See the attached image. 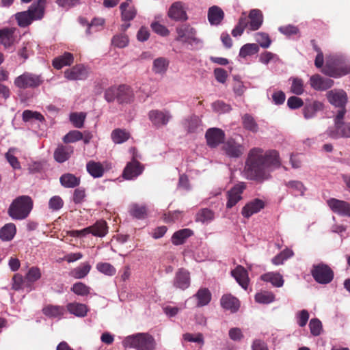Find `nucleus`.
Returning a JSON list of instances; mask_svg holds the SVG:
<instances>
[{"label": "nucleus", "mask_w": 350, "mask_h": 350, "mask_svg": "<svg viewBox=\"0 0 350 350\" xmlns=\"http://www.w3.org/2000/svg\"><path fill=\"white\" fill-rule=\"evenodd\" d=\"M281 166L278 151L254 148L250 150L245 161L243 176L250 180L262 183L270 176V172Z\"/></svg>", "instance_id": "f257e3e1"}, {"label": "nucleus", "mask_w": 350, "mask_h": 350, "mask_svg": "<svg viewBox=\"0 0 350 350\" xmlns=\"http://www.w3.org/2000/svg\"><path fill=\"white\" fill-rule=\"evenodd\" d=\"M122 345L136 350H155L156 342L148 333H137L126 336L122 341Z\"/></svg>", "instance_id": "f03ea898"}, {"label": "nucleus", "mask_w": 350, "mask_h": 350, "mask_svg": "<svg viewBox=\"0 0 350 350\" xmlns=\"http://www.w3.org/2000/svg\"><path fill=\"white\" fill-rule=\"evenodd\" d=\"M32 208L31 198L28 196H21L13 200L8 213L13 219L22 220L27 217Z\"/></svg>", "instance_id": "7ed1b4c3"}, {"label": "nucleus", "mask_w": 350, "mask_h": 350, "mask_svg": "<svg viewBox=\"0 0 350 350\" xmlns=\"http://www.w3.org/2000/svg\"><path fill=\"white\" fill-rule=\"evenodd\" d=\"M44 0H38V2L31 5L28 10L18 12L16 14V19L21 27L28 26L33 20L42 18L44 15Z\"/></svg>", "instance_id": "20e7f679"}, {"label": "nucleus", "mask_w": 350, "mask_h": 350, "mask_svg": "<svg viewBox=\"0 0 350 350\" xmlns=\"http://www.w3.org/2000/svg\"><path fill=\"white\" fill-rule=\"evenodd\" d=\"M322 72L332 77L337 78L344 76L350 72V67L345 65L342 59L336 55L326 57V63Z\"/></svg>", "instance_id": "39448f33"}, {"label": "nucleus", "mask_w": 350, "mask_h": 350, "mask_svg": "<svg viewBox=\"0 0 350 350\" xmlns=\"http://www.w3.org/2000/svg\"><path fill=\"white\" fill-rule=\"evenodd\" d=\"M44 82L42 75L25 72L17 77L14 81V85L20 89L36 88Z\"/></svg>", "instance_id": "423d86ee"}, {"label": "nucleus", "mask_w": 350, "mask_h": 350, "mask_svg": "<svg viewBox=\"0 0 350 350\" xmlns=\"http://www.w3.org/2000/svg\"><path fill=\"white\" fill-rule=\"evenodd\" d=\"M177 40L190 44L192 47L202 46V40L196 37V30L188 25H183L176 29Z\"/></svg>", "instance_id": "0eeeda50"}, {"label": "nucleus", "mask_w": 350, "mask_h": 350, "mask_svg": "<svg viewBox=\"0 0 350 350\" xmlns=\"http://www.w3.org/2000/svg\"><path fill=\"white\" fill-rule=\"evenodd\" d=\"M311 272L314 279L319 284H328L334 278V272L330 267L322 263L314 265Z\"/></svg>", "instance_id": "6e6552de"}, {"label": "nucleus", "mask_w": 350, "mask_h": 350, "mask_svg": "<svg viewBox=\"0 0 350 350\" xmlns=\"http://www.w3.org/2000/svg\"><path fill=\"white\" fill-rule=\"evenodd\" d=\"M148 118L152 124L159 128L167 125L172 116L170 111L165 109H153L149 111Z\"/></svg>", "instance_id": "1a4fd4ad"}, {"label": "nucleus", "mask_w": 350, "mask_h": 350, "mask_svg": "<svg viewBox=\"0 0 350 350\" xmlns=\"http://www.w3.org/2000/svg\"><path fill=\"white\" fill-rule=\"evenodd\" d=\"M327 203L334 213L341 216L350 217V204L349 202L336 198H330L327 201Z\"/></svg>", "instance_id": "9d476101"}, {"label": "nucleus", "mask_w": 350, "mask_h": 350, "mask_svg": "<svg viewBox=\"0 0 350 350\" xmlns=\"http://www.w3.org/2000/svg\"><path fill=\"white\" fill-rule=\"evenodd\" d=\"M246 185L244 183L241 182L234 186L230 191H228L227 198L228 201L226 206L228 208L234 206L239 201L242 199V193L245 190Z\"/></svg>", "instance_id": "9b49d317"}, {"label": "nucleus", "mask_w": 350, "mask_h": 350, "mask_svg": "<svg viewBox=\"0 0 350 350\" xmlns=\"http://www.w3.org/2000/svg\"><path fill=\"white\" fill-rule=\"evenodd\" d=\"M328 101L336 107H345L347 102V95L342 90H332L327 92L326 94Z\"/></svg>", "instance_id": "f8f14e48"}, {"label": "nucleus", "mask_w": 350, "mask_h": 350, "mask_svg": "<svg viewBox=\"0 0 350 350\" xmlns=\"http://www.w3.org/2000/svg\"><path fill=\"white\" fill-rule=\"evenodd\" d=\"M205 137L207 144L210 147L215 148L224 141L225 134L220 129L211 128L207 130Z\"/></svg>", "instance_id": "ddd939ff"}, {"label": "nucleus", "mask_w": 350, "mask_h": 350, "mask_svg": "<svg viewBox=\"0 0 350 350\" xmlns=\"http://www.w3.org/2000/svg\"><path fill=\"white\" fill-rule=\"evenodd\" d=\"M326 133L332 139L350 138V122H344L335 128H329Z\"/></svg>", "instance_id": "4468645a"}, {"label": "nucleus", "mask_w": 350, "mask_h": 350, "mask_svg": "<svg viewBox=\"0 0 350 350\" xmlns=\"http://www.w3.org/2000/svg\"><path fill=\"white\" fill-rule=\"evenodd\" d=\"M88 72L82 65H77L64 72V77L70 81L83 80L88 77Z\"/></svg>", "instance_id": "2eb2a0df"}, {"label": "nucleus", "mask_w": 350, "mask_h": 350, "mask_svg": "<svg viewBox=\"0 0 350 350\" xmlns=\"http://www.w3.org/2000/svg\"><path fill=\"white\" fill-rule=\"evenodd\" d=\"M265 206V202L263 200L256 198L251 202L246 204L241 211V213L245 217H250L252 215L257 213Z\"/></svg>", "instance_id": "dca6fc26"}, {"label": "nucleus", "mask_w": 350, "mask_h": 350, "mask_svg": "<svg viewBox=\"0 0 350 350\" xmlns=\"http://www.w3.org/2000/svg\"><path fill=\"white\" fill-rule=\"evenodd\" d=\"M310 84L316 90H325L330 88L334 81L330 79L322 77L319 75H314L310 78Z\"/></svg>", "instance_id": "f3484780"}, {"label": "nucleus", "mask_w": 350, "mask_h": 350, "mask_svg": "<svg viewBox=\"0 0 350 350\" xmlns=\"http://www.w3.org/2000/svg\"><path fill=\"white\" fill-rule=\"evenodd\" d=\"M144 167L136 160L129 163L124 168L123 176L127 180H131L137 177L142 173Z\"/></svg>", "instance_id": "a211bd4d"}, {"label": "nucleus", "mask_w": 350, "mask_h": 350, "mask_svg": "<svg viewBox=\"0 0 350 350\" xmlns=\"http://www.w3.org/2000/svg\"><path fill=\"white\" fill-rule=\"evenodd\" d=\"M190 285L189 273L183 269H179L175 275L174 280V286L176 288L185 290Z\"/></svg>", "instance_id": "6ab92c4d"}, {"label": "nucleus", "mask_w": 350, "mask_h": 350, "mask_svg": "<svg viewBox=\"0 0 350 350\" xmlns=\"http://www.w3.org/2000/svg\"><path fill=\"white\" fill-rule=\"evenodd\" d=\"M231 274L239 284L245 290H247L249 284V277L246 269L241 266H237L231 271Z\"/></svg>", "instance_id": "aec40b11"}, {"label": "nucleus", "mask_w": 350, "mask_h": 350, "mask_svg": "<svg viewBox=\"0 0 350 350\" xmlns=\"http://www.w3.org/2000/svg\"><path fill=\"white\" fill-rule=\"evenodd\" d=\"M122 21L129 22L137 15V10L132 3L123 2L120 5Z\"/></svg>", "instance_id": "412c9836"}, {"label": "nucleus", "mask_w": 350, "mask_h": 350, "mask_svg": "<svg viewBox=\"0 0 350 350\" xmlns=\"http://www.w3.org/2000/svg\"><path fill=\"white\" fill-rule=\"evenodd\" d=\"M168 16L175 21H185L187 19V14L180 2H176L170 7Z\"/></svg>", "instance_id": "4be33fe9"}, {"label": "nucleus", "mask_w": 350, "mask_h": 350, "mask_svg": "<svg viewBox=\"0 0 350 350\" xmlns=\"http://www.w3.org/2000/svg\"><path fill=\"white\" fill-rule=\"evenodd\" d=\"M249 29L251 31L258 30L263 22L262 12L258 9L252 10L249 14Z\"/></svg>", "instance_id": "5701e85b"}, {"label": "nucleus", "mask_w": 350, "mask_h": 350, "mask_svg": "<svg viewBox=\"0 0 350 350\" xmlns=\"http://www.w3.org/2000/svg\"><path fill=\"white\" fill-rule=\"evenodd\" d=\"M226 154L230 157H239L243 152V148L241 145L236 143L234 140H228L224 146Z\"/></svg>", "instance_id": "b1692460"}, {"label": "nucleus", "mask_w": 350, "mask_h": 350, "mask_svg": "<svg viewBox=\"0 0 350 350\" xmlns=\"http://www.w3.org/2000/svg\"><path fill=\"white\" fill-rule=\"evenodd\" d=\"M15 29L3 28L0 29V44H3L5 49L10 48L14 44Z\"/></svg>", "instance_id": "393cba45"}, {"label": "nucleus", "mask_w": 350, "mask_h": 350, "mask_svg": "<svg viewBox=\"0 0 350 350\" xmlns=\"http://www.w3.org/2000/svg\"><path fill=\"white\" fill-rule=\"evenodd\" d=\"M221 305L225 309L231 312H237L240 306L239 301L231 295H225L221 299Z\"/></svg>", "instance_id": "a878e982"}, {"label": "nucleus", "mask_w": 350, "mask_h": 350, "mask_svg": "<svg viewBox=\"0 0 350 350\" xmlns=\"http://www.w3.org/2000/svg\"><path fill=\"white\" fill-rule=\"evenodd\" d=\"M66 308L70 314L77 317H84L88 312V306L85 304L78 302L68 304Z\"/></svg>", "instance_id": "bb28decb"}, {"label": "nucleus", "mask_w": 350, "mask_h": 350, "mask_svg": "<svg viewBox=\"0 0 350 350\" xmlns=\"http://www.w3.org/2000/svg\"><path fill=\"white\" fill-rule=\"evenodd\" d=\"M191 298H196L198 307H202L208 305L211 301V293L208 288H202Z\"/></svg>", "instance_id": "cd10ccee"}, {"label": "nucleus", "mask_w": 350, "mask_h": 350, "mask_svg": "<svg viewBox=\"0 0 350 350\" xmlns=\"http://www.w3.org/2000/svg\"><path fill=\"white\" fill-rule=\"evenodd\" d=\"M74 61V57L72 53L66 52L62 55L55 57L52 62L53 67L57 70L64 66H70Z\"/></svg>", "instance_id": "c85d7f7f"}, {"label": "nucleus", "mask_w": 350, "mask_h": 350, "mask_svg": "<svg viewBox=\"0 0 350 350\" xmlns=\"http://www.w3.org/2000/svg\"><path fill=\"white\" fill-rule=\"evenodd\" d=\"M73 152L71 146H59L54 152V158L59 163H63L68 160Z\"/></svg>", "instance_id": "c756f323"}, {"label": "nucleus", "mask_w": 350, "mask_h": 350, "mask_svg": "<svg viewBox=\"0 0 350 350\" xmlns=\"http://www.w3.org/2000/svg\"><path fill=\"white\" fill-rule=\"evenodd\" d=\"M264 282H270L275 287H282L284 284L282 275L277 272H268L260 276Z\"/></svg>", "instance_id": "7c9ffc66"}, {"label": "nucleus", "mask_w": 350, "mask_h": 350, "mask_svg": "<svg viewBox=\"0 0 350 350\" xmlns=\"http://www.w3.org/2000/svg\"><path fill=\"white\" fill-rule=\"evenodd\" d=\"M224 13L222 10L216 6H212L208 9V19L211 25H219L224 18Z\"/></svg>", "instance_id": "2f4dec72"}, {"label": "nucleus", "mask_w": 350, "mask_h": 350, "mask_svg": "<svg viewBox=\"0 0 350 350\" xmlns=\"http://www.w3.org/2000/svg\"><path fill=\"white\" fill-rule=\"evenodd\" d=\"M16 233V228L13 223H8L0 229V239L3 241L12 240Z\"/></svg>", "instance_id": "473e14b6"}, {"label": "nucleus", "mask_w": 350, "mask_h": 350, "mask_svg": "<svg viewBox=\"0 0 350 350\" xmlns=\"http://www.w3.org/2000/svg\"><path fill=\"white\" fill-rule=\"evenodd\" d=\"M117 100L119 103H127L133 98V92L129 86L122 85L118 87Z\"/></svg>", "instance_id": "72a5a7b5"}, {"label": "nucleus", "mask_w": 350, "mask_h": 350, "mask_svg": "<svg viewBox=\"0 0 350 350\" xmlns=\"http://www.w3.org/2000/svg\"><path fill=\"white\" fill-rule=\"evenodd\" d=\"M323 104L320 101H313L312 103L306 105L303 109L304 118L310 119L314 117L316 113L319 111L323 110Z\"/></svg>", "instance_id": "f704fd0d"}, {"label": "nucleus", "mask_w": 350, "mask_h": 350, "mask_svg": "<svg viewBox=\"0 0 350 350\" xmlns=\"http://www.w3.org/2000/svg\"><path fill=\"white\" fill-rule=\"evenodd\" d=\"M91 228V234L93 236L103 237L108 232V227L107 223L104 220L97 221L94 225L89 226Z\"/></svg>", "instance_id": "c9c22d12"}, {"label": "nucleus", "mask_w": 350, "mask_h": 350, "mask_svg": "<svg viewBox=\"0 0 350 350\" xmlns=\"http://www.w3.org/2000/svg\"><path fill=\"white\" fill-rule=\"evenodd\" d=\"M169 61L165 57H158L153 61L152 71L157 75H164L168 68Z\"/></svg>", "instance_id": "e433bc0d"}, {"label": "nucleus", "mask_w": 350, "mask_h": 350, "mask_svg": "<svg viewBox=\"0 0 350 350\" xmlns=\"http://www.w3.org/2000/svg\"><path fill=\"white\" fill-rule=\"evenodd\" d=\"M88 172L94 178H100L104 174V167L99 162L90 161L86 165Z\"/></svg>", "instance_id": "4c0bfd02"}, {"label": "nucleus", "mask_w": 350, "mask_h": 350, "mask_svg": "<svg viewBox=\"0 0 350 350\" xmlns=\"http://www.w3.org/2000/svg\"><path fill=\"white\" fill-rule=\"evenodd\" d=\"M192 235V231L190 229L185 228L174 233L172 237V242L175 245L183 244L185 240Z\"/></svg>", "instance_id": "58836bf2"}, {"label": "nucleus", "mask_w": 350, "mask_h": 350, "mask_svg": "<svg viewBox=\"0 0 350 350\" xmlns=\"http://www.w3.org/2000/svg\"><path fill=\"white\" fill-rule=\"evenodd\" d=\"M286 187L293 195L303 196L306 191L304 184L299 180H291L285 183Z\"/></svg>", "instance_id": "ea45409f"}, {"label": "nucleus", "mask_w": 350, "mask_h": 350, "mask_svg": "<svg viewBox=\"0 0 350 350\" xmlns=\"http://www.w3.org/2000/svg\"><path fill=\"white\" fill-rule=\"evenodd\" d=\"M62 185L66 188H74L80 184V179L72 174H64L60 177Z\"/></svg>", "instance_id": "a19ab883"}, {"label": "nucleus", "mask_w": 350, "mask_h": 350, "mask_svg": "<svg viewBox=\"0 0 350 350\" xmlns=\"http://www.w3.org/2000/svg\"><path fill=\"white\" fill-rule=\"evenodd\" d=\"M91 266L88 262H84L80 266L73 269L70 271V275L76 279H82L85 278L90 272Z\"/></svg>", "instance_id": "79ce46f5"}, {"label": "nucleus", "mask_w": 350, "mask_h": 350, "mask_svg": "<svg viewBox=\"0 0 350 350\" xmlns=\"http://www.w3.org/2000/svg\"><path fill=\"white\" fill-rule=\"evenodd\" d=\"M43 313L49 317H61L65 313V309L63 306L49 305L42 310Z\"/></svg>", "instance_id": "37998d69"}, {"label": "nucleus", "mask_w": 350, "mask_h": 350, "mask_svg": "<svg viewBox=\"0 0 350 350\" xmlns=\"http://www.w3.org/2000/svg\"><path fill=\"white\" fill-rule=\"evenodd\" d=\"M18 152V150L16 148H10L5 155L8 162L14 170H19L21 168L20 162L15 156Z\"/></svg>", "instance_id": "c03bdc74"}, {"label": "nucleus", "mask_w": 350, "mask_h": 350, "mask_svg": "<svg viewBox=\"0 0 350 350\" xmlns=\"http://www.w3.org/2000/svg\"><path fill=\"white\" fill-rule=\"evenodd\" d=\"M259 51V46L255 43H248L244 44L239 51V56L245 58L247 56L253 55Z\"/></svg>", "instance_id": "a18cd8bd"}, {"label": "nucleus", "mask_w": 350, "mask_h": 350, "mask_svg": "<svg viewBox=\"0 0 350 350\" xmlns=\"http://www.w3.org/2000/svg\"><path fill=\"white\" fill-rule=\"evenodd\" d=\"M291 92L296 95H301L304 92V83L301 79L298 77H291Z\"/></svg>", "instance_id": "49530a36"}, {"label": "nucleus", "mask_w": 350, "mask_h": 350, "mask_svg": "<svg viewBox=\"0 0 350 350\" xmlns=\"http://www.w3.org/2000/svg\"><path fill=\"white\" fill-rule=\"evenodd\" d=\"M130 137V135L125 130L117 129L111 133V139L116 144H122L126 142Z\"/></svg>", "instance_id": "de8ad7c7"}, {"label": "nucleus", "mask_w": 350, "mask_h": 350, "mask_svg": "<svg viewBox=\"0 0 350 350\" xmlns=\"http://www.w3.org/2000/svg\"><path fill=\"white\" fill-rule=\"evenodd\" d=\"M71 291L79 296H87L90 293L91 288L83 282H79L73 284Z\"/></svg>", "instance_id": "09e8293b"}, {"label": "nucleus", "mask_w": 350, "mask_h": 350, "mask_svg": "<svg viewBox=\"0 0 350 350\" xmlns=\"http://www.w3.org/2000/svg\"><path fill=\"white\" fill-rule=\"evenodd\" d=\"M255 300L259 304H268L275 300V295L268 291L260 292L256 294Z\"/></svg>", "instance_id": "8fccbe9b"}, {"label": "nucleus", "mask_w": 350, "mask_h": 350, "mask_svg": "<svg viewBox=\"0 0 350 350\" xmlns=\"http://www.w3.org/2000/svg\"><path fill=\"white\" fill-rule=\"evenodd\" d=\"M293 256V252L290 249H285L279 254L272 258L273 264L280 265L284 263L285 260Z\"/></svg>", "instance_id": "3c124183"}, {"label": "nucleus", "mask_w": 350, "mask_h": 350, "mask_svg": "<svg viewBox=\"0 0 350 350\" xmlns=\"http://www.w3.org/2000/svg\"><path fill=\"white\" fill-rule=\"evenodd\" d=\"M243 124L245 129L256 133L258 130V124L254 120V118L249 114H245L243 118Z\"/></svg>", "instance_id": "603ef678"}, {"label": "nucleus", "mask_w": 350, "mask_h": 350, "mask_svg": "<svg viewBox=\"0 0 350 350\" xmlns=\"http://www.w3.org/2000/svg\"><path fill=\"white\" fill-rule=\"evenodd\" d=\"M254 40L258 44L264 49L269 48L271 45V40L269 35L263 32H258L254 34Z\"/></svg>", "instance_id": "864d4df0"}, {"label": "nucleus", "mask_w": 350, "mask_h": 350, "mask_svg": "<svg viewBox=\"0 0 350 350\" xmlns=\"http://www.w3.org/2000/svg\"><path fill=\"white\" fill-rule=\"evenodd\" d=\"M96 269L99 272H100L106 275H108V276H113L116 273V268L112 265H111L110 263H108V262L97 263Z\"/></svg>", "instance_id": "5fc2aeb1"}, {"label": "nucleus", "mask_w": 350, "mask_h": 350, "mask_svg": "<svg viewBox=\"0 0 350 350\" xmlns=\"http://www.w3.org/2000/svg\"><path fill=\"white\" fill-rule=\"evenodd\" d=\"M111 42L112 44L116 47L124 48L128 45L129 40L126 34L120 33L114 36L112 38Z\"/></svg>", "instance_id": "6e6d98bb"}, {"label": "nucleus", "mask_w": 350, "mask_h": 350, "mask_svg": "<svg viewBox=\"0 0 350 350\" xmlns=\"http://www.w3.org/2000/svg\"><path fill=\"white\" fill-rule=\"evenodd\" d=\"M86 117L85 113H72L70 115V120L76 128H81L83 126Z\"/></svg>", "instance_id": "4d7b16f0"}, {"label": "nucleus", "mask_w": 350, "mask_h": 350, "mask_svg": "<svg viewBox=\"0 0 350 350\" xmlns=\"http://www.w3.org/2000/svg\"><path fill=\"white\" fill-rule=\"evenodd\" d=\"M310 333L314 336H319L323 330L321 321L318 319H312L309 323Z\"/></svg>", "instance_id": "13d9d810"}, {"label": "nucleus", "mask_w": 350, "mask_h": 350, "mask_svg": "<svg viewBox=\"0 0 350 350\" xmlns=\"http://www.w3.org/2000/svg\"><path fill=\"white\" fill-rule=\"evenodd\" d=\"M22 117L24 122H29L33 120H36L40 122L44 120V117L40 113L31 110H25L23 112Z\"/></svg>", "instance_id": "bf43d9fd"}, {"label": "nucleus", "mask_w": 350, "mask_h": 350, "mask_svg": "<svg viewBox=\"0 0 350 350\" xmlns=\"http://www.w3.org/2000/svg\"><path fill=\"white\" fill-rule=\"evenodd\" d=\"M214 219V213L208 208L202 209L197 215V220L202 223L210 222Z\"/></svg>", "instance_id": "052dcab7"}, {"label": "nucleus", "mask_w": 350, "mask_h": 350, "mask_svg": "<svg viewBox=\"0 0 350 350\" xmlns=\"http://www.w3.org/2000/svg\"><path fill=\"white\" fill-rule=\"evenodd\" d=\"M41 278V271L36 267H31L27 271L25 278L28 282L33 283Z\"/></svg>", "instance_id": "680f3d73"}, {"label": "nucleus", "mask_w": 350, "mask_h": 350, "mask_svg": "<svg viewBox=\"0 0 350 350\" xmlns=\"http://www.w3.org/2000/svg\"><path fill=\"white\" fill-rule=\"evenodd\" d=\"M83 133L79 131L74 130L67 133L63 138L64 143H74L82 139Z\"/></svg>", "instance_id": "e2e57ef3"}, {"label": "nucleus", "mask_w": 350, "mask_h": 350, "mask_svg": "<svg viewBox=\"0 0 350 350\" xmlns=\"http://www.w3.org/2000/svg\"><path fill=\"white\" fill-rule=\"evenodd\" d=\"M200 122L198 116H192L185 120L184 124L189 132H193L200 126Z\"/></svg>", "instance_id": "0e129e2a"}, {"label": "nucleus", "mask_w": 350, "mask_h": 350, "mask_svg": "<svg viewBox=\"0 0 350 350\" xmlns=\"http://www.w3.org/2000/svg\"><path fill=\"white\" fill-rule=\"evenodd\" d=\"M309 317V313L306 310H302L297 312L295 314L297 323L301 327L306 326L308 321Z\"/></svg>", "instance_id": "69168bd1"}, {"label": "nucleus", "mask_w": 350, "mask_h": 350, "mask_svg": "<svg viewBox=\"0 0 350 350\" xmlns=\"http://www.w3.org/2000/svg\"><path fill=\"white\" fill-rule=\"evenodd\" d=\"M131 214L136 218L142 219L146 215V208L145 206L133 204L131 207Z\"/></svg>", "instance_id": "338daca9"}, {"label": "nucleus", "mask_w": 350, "mask_h": 350, "mask_svg": "<svg viewBox=\"0 0 350 350\" xmlns=\"http://www.w3.org/2000/svg\"><path fill=\"white\" fill-rule=\"evenodd\" d=\"M183 339L188 342L198 343L201 346L204 345L203 335L200 333L195 334L186 333L183 334Z\"/></svg>", "instance_id": "774afa93"}]
</instances>
